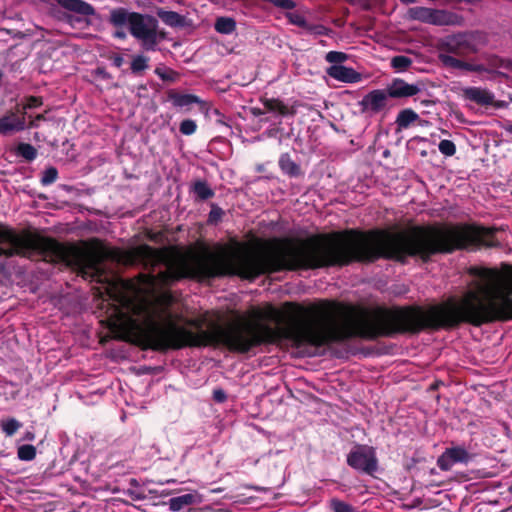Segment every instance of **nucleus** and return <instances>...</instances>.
<instances>
[{"instance_id": "1", "label": "nucleus", "mask_w": 512, "mask_h": 512, "mask_svg": "<svg viewBox=\"0 0 512 512\" xmlns=\"http://www.w3.org/2000/svg\"><path fill=\"white\" fill-rule=\"evenodd\" d=\"M497 228L469 223L412 225L397 232L385 229L322 232L307 237L275 239L265 254L258 237V276L265 270L307 271L342 268L379 259L406 263L409 257L427 263L435 255L481 247H498Z\"/></svg>"}, {"instance_id": "2", "label": "nucleus", "mask_w": 512, "mask_h": 512, "mask_svg": "<svg viewBox=\"0 0 512 512\" xmlns=\"http://www.w3.org/2000/svg\"><path fill=\"white\" fill-rule=\"evenodd\" d=\"M141 323L131 320V342L141 350L167 352L183 348H226L246 353L256 345V308L250 317L233 312L229 317L205 311L188 318L171 310L172 297L165 295Z\"/></svg>"}, {"instance_id": "3", "label": "nucleus", "mask_w": 512, "mask_h": 512, "mask_svg": "<svg viewBox=\"0 0 512 512\" xmlns=\"http://www.w3.org/2000/svg\"><path fill=\"white\" fill-rule=\"evenodd\" d=\"M41 258L51 263H62L72 268L79 276L91 282L110 283L105 261L123 265L140 264L149 271L153 283V247L141 244L128 250L111 248L98 239L89 249L60 243L54 238L44 237L29 231L17 232L0 225V257Z\"/></svg>"}, {"instance_id": "4", "label": "nucleus", "mask_w": 512, "mask_h": 512, "mask_svg": "<svg viewBox=\"0 0 512 512\" xmlns=\"http://www.w3.org/2000/svg\"><path fill=\"white\" fill-rule=\"evenodd\" d=\"M468 274L476 279L460 298L431 305V331L512 319V264L502 262L499 269L471 266Z\"/></svg>"}, {"instance_id": "5", "label": "nucleus", "mask_w": 512, "mask_h": 512, "mask_svg": "<svg viewBox=\"0 0 512 512\" xmlns=\"http://www.w3.org/2000/svg\"><path fill=\"white\" fill-rule=\"evenodd\" d=\"M346 462L355 471L372 477L379 467L375 448L364 444H356L347 454Z\"/></svg>"}, {"instance_id": "6", "label": "nucleus", "mask_w": 512, "mask_h": 512, "mask_svg": "<svg viewBox=\"0 0 512 512\" xmlns=\"http://www.w3.org/2000/svg\"><path fill=\"white\" fill-rule=\"evenodd\" d=\"M410 20L435 26H452L460 22L458 14L446 9H435L422 6L411 7L407 11Z\"/></svg>"}, {"instance_id": "7", "label": "nucleus", "mask_w": 512, "mask_h": 512, "mask_svg": "<svg viewBox=\"0 0 512 512\" xmlns=\"http://www.w3.org/2000/svg\"><path fill=\"white\" fill-rule=\"evenodd\" d=\"M443 50L457 56L465 57L477 52V47L466 34H456L446 38L443 42Z\"/></svg>"}, {"instance_id": "8", "label": "nucleus", "mask_w": 512, "mask_h": 512, "mask_svg": "<svg viewBox=\"0 0 512 512\" xmlns=\"http://www.w3.org/2000/svg\"><path fill=\"white\" fill-rule=\"evenodd\" d=\"M472 459L469 452L462 446L446 448L438 457L437 466L442 471H449L457 463L467 464Z\"/></svg>"}, {"instance_id": "9", "label": "nucleus", "mask_w": 512, "mask_h": 512, "mask_svg": "<svg viewBox=\"0 0 512 512\" xmlns=\"http://www.w3.org/2000/svg\"><path fill=\"white\" fill-rule=\"evenodd\" d=\"M389 98L386 89L372 90L360 101L361 110L370 114H378L387 108Z\"/></svg>"}, {"instance_id": "10", "label": "nucleus", "mask_w": 512, "mask_h": 512, "mask_svg": "<svg viewBox=\"0 0 512 512\" xmlns=\"http://www.w3.org/2000/svg\"><path fill=\"white\" fill-rule=\"evenodd\" d=\"M167 100L171 102L174 107L186 108V111L190 110V106L193 104L199 105V111L204 114H208L210 109L209 104L197 95L180 93L175 89L168 90Z\"/></svg>"}, {"instance_id": "11", "label": "nucleus", "mask_w": 512, "mask_h": 512, "mask_svg": "<svg viewBox=\"0 0 512 512\" xmlns=\"http://www.w3.org/2000/svg\"><path fill=\"white\" fill-rule=\"evenodd\" d=\"M390 98H408L417 95L421 91L418 83L409 84L401 78H395L385 88Z\"/></svg>"}, {"instance_id": "12", "label": "nucleus", "mask_w": 512, "mask_h": 512, "mask_svg": "<svg viewBox=\"0 0 512 512\" xmlns=\"http://www.w3.org/2000/svg\"><path fill=\"white\" fill-rule=\"evenodd\" d=\"M463 98L480 106H490L495 104L494 94L488 89L481 87L465 88L463 90Z\"/></svg>"}, {"instance_id": "13", "label": "nucleus", "mask_w": 512, "mask_h": 512, "mask_svg": "<svg viewBox=\"0 0 512 512\" xmlns=\"http://www.w3.org/2000/svg\"><path fill=\"white\" fill-rule=\"evenodd\" d=\"M326 73L331 78L344 83H357L362 78L359 72L343 65H331L326 69Z\"/></svg>"}, {"instance_id": "14", "label": "nucleus", "mask_w": 512, "mask_h": 512, "mask_svg": "<svg viewBox=\"0 0 512 512\" xmlns=\"http://www.w3.org/2000/svg\"><path fill=\"white\" fill-rule=\"evenodd\" d=\"M61 8L74 14L90 17L96 14L95 7L84 0H55Z\"/></svg>"}, {"instance_id": "15", "label": "nucleus", "mask_w": 512, "mask_h": 512, "mask_svg": "<svg viewBox=\"0 0 512 512\" xmlns=\"http://www.w3.org/2000/svg\"><path fill=\"white\" fill-rule=\"evenodd\" d=\"M25 126L24 116H19L13 111H8L0 117V134L9 135L15 131H21Z\"/></svg>"}, {"instance_id": "16", "label": "nucleus", "mask_w": 512, "mask_h": 512, "mask_svg": "<svg viewBox=\"0 0 512 512\" xmlns=\"http://www.w3.org/2000/svg\"><path fill=\"white\" fill-rule=\"evenodd\" d=\"M440 59L445 66L454 69L465 70L469 72H482L484 70L483 66L480 64H472L458 59L452 55L441 54Z\"/></svg>"}, {"instance_id": "17", "label": "nucleus", "mask_w": 512, "mask_h": 512, "mask_svg": "<svg viewBox=\"0 0 512 512\" xmlns=\"http://www.w3.org/2000/svg\"><path fill=\"white\" fill-rule=\"evenodd\" d=\"M151 23V28L144 33L138 40L141 42V47L145 51H155L158 45V30L157 20L153 17H148Z\"/></svg>"}, {"instance_id": "18", "label": "nucleus", "mask_w": 512, "mask_h": 512, "mask_svg": "<svg viewBox=\"0 0 512 512\" xmlns=\"http://www.w3.org/2000/svg\"><path fill=\"white\" fill-rule=\"evenodd\" d=\"M418 121H421L420 117L413 109H402L399 111L395 120L396 131L401 132L403 130H406Z\"/></svg>"}, {"instance_id": "19", "label": "nucleus", "mask_w": 512, "mask_h": 512, "mask_svg": "<svg viewBox=\"0 0 512 512\" xmlns=\"http://www.w3.org/2000/svg\"><path fill=\"white\" fill-rule=\"evenodd\" d=\"M148 17L149 16L145 17L138 12L134 13L129 25V31L134 38L139 39L151 28V23L148 21Z\"/></svg>"}, {"instance_id": "20", "label": "nucleus", "mask_w": 512, "mask_h": 512, "mask_svg": "<svg viewBox=\"0 0 512 512\" xmlns=\"http://www.w3.org/2000/svg\"><path fill=\"white\" fill-rule=\"evenodd\" d=\"M135 12H130L126 8L118 7L110 11L109 23L116 28H122L130 25L132 16Z\"/></svg>"}, {"instance_id": "21", "label": "nucleus", "mask_w": 512, "mask_h": 512, "mask_svg": "<svg viewBox=\"0 0 512 512\" xmlns=\"http://www.w3.org/2000/svg\"><path fill=\"white\" fill-rule=\"evenodd\" d=\"M279 167L285 175L291 178H297L303 175L300 165L297 164L288 153H284L280 156Z\"/></svg>"}, {"instance_id": "22", "label": "nucleus", "mask_w": 512, "mask_h": 512, "mask_svg": "<svg viewBox=\"0 0 512 512\" xmlns=\"http://www.w3.org/2000/svg\"><path fill=\"white\" fill-rule=\"evenodd\" d=\"M197 494L187 493L177 497H173L169 500V508L171 511H180L181 509L196 504Z\"/></svg>"}, {"instance_id": "23", "label": "nucleus", "mask_w": 512, "mask_h": 512, "mask_svg": "<svg viewBox=\"0 0 512 512\" xmlns=\"http://www.w3.org/2000/svg\"><path fill=\"white\" fill-rule=\"evenodd\" d=\"M157 16L170 27H182L185 24L184 16L175 11L159 9Z\"/></svg>"}, {"instance_id": "24", "label": "nucleus", "mask_w": 512, "mask_h": 512, "mask_svg": "<svg viewBox=\"0 0 512 512\" xmlns=\"http://www.w3.org/2000/svg\"><path fill=\"white\" fill-rule=\"evenodd\" d=\"M264 107L270 112H276L282 116L294 115L295 110L286 106L282 101L278 99H264L262 100Z\"/></svg>"}, {"instance_id": "25", "label": "nucleus", "mask_w": 512, "mask_h": 512, "mask_svg": "<svg viewBox=\"0 0 512 512\" xmlns=\"http://www.w3.org/2000/svg\"><path fill=\"white\" fill-rule=\"evenodd\" d=\"M192 191L201 201L208 200L214 196V191L209 187L208 183L204 180L196 181L192 186Z\"/></svg>"}, {"instance_id": "26", "label": "nucleus", "mask_w": 512, "mask_h": 512, "mask_svg": "<svg viewBox=\"0 0 512 512\" xmlns=\"http://www.w3.org/2000/svg\"><path fill=\"white\" fill-rule=\"evenodd\" d=\"M214 28L218 33L231 34L236 29V22L230 17H218L215 21Z\"/></svg>"}, {"instance_id": "27", "label": "nucleus", "mask_w": 512, "mask_h": 512, "mask_svg": "<svg viewBox=\"0 0 512 512\" xmlns=\"http://www.w3.org/2000/svg\"><path fill=\"white\" fill-rule=\"evenodd\" d=\"M15 152L18 156H21L28 162L35 160L37 157V149L29 143H19L16 146Z\"/></svg>"}, {"instance_id": "28", "label": "nucleus", "mask_w": 512, "mask_h": 512, "mask_svg": "<svg viewBox=\"0 0 512 512\" xmlns=\"http://www.w3.org/2000/svg\"><path fill=\"white\" fill-rule=\"evenodd\" d=\"M149 58L144 55H136L133 57L131 62V72L135 75L142 74L146 69L149 68Z\"/></svg>"}, {"instance_id": "29", "label": "nucleus", "mask_w": 512, "mask_h": 512, "mask_svg": "<svg viewBox=\"0 0 512 512\" xmlns=\"http://www.w3.org/2000/svg\"><path fill=\"white\" fill-rule=\"evenodd\" d=\"M37 454L36 447L30 444L21 445L17 448V457L21 461H32Z\"/></svg>"}, {"instance_id": "30", "label": "nucleus", "mask_w": 512, "mask_h": 512, "mask_svg": "<svg viewBox=\"0 0 512 512\" xmlns=\"http://www.w3.org/2000/svg\"><path fill=\"white\" fill-rule=\"evenodd\" d=\"M412 63V59L404 55L394 56L390 62L391 67L398 72L406 71Z\"/></svg>"}, {"instance_id": "31", "label": "nucleus", "mask_w": 512, "mask_h": 512, "mask_svg": "<svg viewBox=\"0 0 512 512\" xmlns=\"http://www.w3.org/2000/svg\"><path fill=\"white\" fill-rule=\"evenodd\" d=\"M22 423L15 418H9L2 422L1 429L6 436H13L20 428Z\"/></svg>"}, {"instance_id": "32", "label": "nucleus", "mask_w": 512, "mask_h": 512, "mask_svg": "<svg viewBox=\"0 0 512 512\" xmlns=\"http://www.w3.org/2000/svg\"><path fill=\"white\" fill-rule=\"evenodd\" d=\"M154 73L163 81L166 82H175L179 78L178 72L174 71L170 68H160L157 67Z\"/></svg>"}, {"instance_id": "33", "label": "nucleus", "mask_w": 512, "mask_h": 512, "mask_svg": "<svg viewBox=\"0 0 512 512\" xmlns=\"http://www.w3.org/2000/svg\"><path fill=\"white\" fill-rule=\"evenodd\" d=\"M57 179L58 170L55 167L50 166L43 171L40 182L43 186H48L53 184Z\"/></svg>"}, {"instance_id": "34", "label": "nucleus", "mask_w": 512, "mask_h": 512, "mask_svg": "<svg viewBox=\"0 0 512 512\" xmlns=\"http://www.w3.org/2000/svg\"><path fill=\"white\" fill-rule=\"evenodd\" d=\"M349 58L348 54L341 51H329L325 55V60L333 65H341Z\"/></svg>"}, {"instance_id": "35", "label": "nucleus", "mask_w": 512, "mask_h": 512, "mask_svg": "<svg viewBox=\"0 0 512 512\" xmlns=\"http://www.w3.org/2000/svg\"><path fill=\"white\" fill-rule=\"evenodd\" d=\"M330 508L333 512H355L353 506L337 498L330 500Z\"/></svg>"}, {"instance_id": "36", "label": "nucleus", "mask_w": 512, "mask_h": 512, "mask_svg": "<svg viewBox=\"0 0 512 512\" xmlns=\"http://www.w3.org/2000/svg\"><path fill=\"white\" fill-rule=\"evenodd\" d=\"M179 131L185 136L193 135L197 131V124L192 119H184L179 125Z\"/></svg>"}, {"instance_id": "37", "label": "nucleus", "mask_w": 512, "mask_h": 512, "mask_svg": "<svg viewBox=\"0 0 512 512\" xmlns=\"http://www.w3.org/2000/svg\"><path fill=\"white\" fill-rule=\"evenodd\" d=\"M438 149L447 157H451L456 153V145L453 141L447 139H443L439 142Z\"/></svg>"}, {"instance_id": "38", "label": "nucleus", "mask_w": 512, "mask_h": 512, "mask_svg": "<svg viewBox=\"0 0 512 512\" xmlns=\"http://www.w3.org/2000/svg\"><path fill=\"white\" fill-rule=\"evenodd\" d=\"M286 17L289 23L293 25H296L303 29H305V27L307 26L308 22L306 21L305 17L297 12H287Z\"/></svg>"}, {"instance_id": "39", "label": "nucleus", "mask_w": 512, "mask_h": 512, "mask_svg": "<svg viewBox=\"0 0 512 512\" xmlns=\"http://www.w3.org/2000/svg\"><path fill=\"white\" fill-rule=\"evenodd\" d=\"M223 215H224V211L222 210V208H220L216 204H212L211 210L208 215V223H210V224L218 223L221 220Z\"/></svg>"}, {"instance_id": "40", "label": "nucleus", "mask_w": 512, "mask_h": 512, "mask_svg": "<svg viewBox=\"0 0 512 512\" xmlns=\"http://www.w3.org/2000/svg\"><path fill=\"white\" fill-rule=\"evenodd\" d=\"M305 30L314 35H327V28L323 25L309 24L305 27Z\"/></svg>"}, {"instance_id": "41", "label": "nucleus", "mask_w": 512, "mask_h": 512, "mask_svg": "<svg viewBox=\"0 0 512 512\" xmlns=\"http://www.w3.org/2000/svg\"><path fill=\"white\" fill-rule=\"evenodd\" d=\"M43 104L42 97L39 96H29L26 99V104L24 106L25 109H33L38 108Z\"/></svg>"}, {"instance_id": "42", "label": "nucleus", "mask_w": 512, "mask_h": 512, "mask_svg": "<svg viewBox=\"0 0 512 512\" xmlns=\"http://www.w3.org/2000/svg\"><path fill=\"white\" fill-rule=\"evenodd\" d=\"M212 397L215 402L223 403L227 399V394L223 389L217 388L213 390Z\"/></svg>"}, {"instance_id": "43", "label": "nucleus", "mask_w": 512, "mask_h": 512, "mask_svg": "<svg viewBox=\"0 0 512 512\" xmlns=\"http://www.w3.org/2000/svg\"><path fill=\"white\" fill-rule=\"evenodd\" d=\"M257 315H258V345H259L262 342V334H263V330H264V326L262 324L263 311L261 310V308L259 306H258Z\"/></svg>"}, {"instance_id": "44", "label": "nucleus", "mask_w": 512, "mask_h": 512, "mask_svg": "<svg viewBox=\"0 0 512 512\" xmlns=\"http://www.w3.org/2000/svg\"><path fill=\"white\" fill-rule=\"evenodd\" d=\"M94 75L103 79V80H110L112 79V75L107 72V70L105 69V67H97L95 70H94Z\"/></svg>"}, {"instance_id": "45", "label": "nucleus", "mask_w": 512, "mask_h": 512, "mask_svg": "<svg viewBox=\"0 0 512 512\" xmlns=\"http://www.w3.org/2000/svg\"><path fill=\"white\" fill-rule=\"evenodd\" d=\"M126 495H128L132 500H144L145 495L142 492L128 489L124 492Z\"/></svg>"}, {"instance_id": "46", "label": "nucleus", "mask_w": 512, "mask_h": 512, "mask_svg": "<svg viewBox=\"0 0 512 512\" xmlns=\"http://www.w3.org/2000/svg\"><path fill=\"white\" fill-rule=\"evenodd\" d=\"M109 59L112 61V64L117 68H120L124 63V58L120 54H112L109 57Z\"/></svg>"}, {"instance_id": "47", "label": "nucleus", "mask_w": 512, "mask_h": 512, "mask_svg": "<svg viewBox=\"0 0 512 512\" xmlns=\"http://www.w3.org/2000/svg\"><path fill=\"white\" fill-rule=\"evenodd\" d=\"M42 120H45V116L43 114H38L34 117L33 120H31L29 127L34 128L38 127V123Z\"/></svg>"}, {"instance_id": "48", "label": "nucleus", "mask_w": 512, "mask_h": 512, "mask_svg": "<svg viewBox=\"0 0 512 512\" xmlns=\"http://www.w3.org/2000/svg\"><path fill=\"white\" fill-rule=\"evenodd\" d=\"M35 433L33 431H26L23 440L25 441H34L35 440Z\"/></svg>"}, {"instance_id": "49", "label": "nucleus", "mask_w": 512, "mask_h": 512, "mask_svg": "<svg viewBox=\"0 0 512 512\" xmlns=\"http://www.w3.org/2000/svg\"><path fill=\"white\" fill-rule=\"evenodd\" d=\"M114 37L119 38V39H125L126 38V33L124 31L117 30L114 33Z\"/></svg>"}, {"instance_id": "50", "label": "nucleus", "mask_w": 512, "mask_h": 512, "mask_svg": "<svg viewBox=\"0 0 512 512\" xmlns=\"http://www.w3.org/2000/svg\"><path fill=\"white\" fill-rule=\"evenodd\" d=\"M129 484H130V486H132V487H138V486H139V482H138V480H137L136 478H131V479L129 480Z\"/></svg>"}, {"instance_id": "51", "label": "nucleus", "mask_w": 512, "mask_h": 512, "mask_svg": "<svg viewBox=\"0 0 512 512\" xmlns=\"http://www.w3.org/2000/svg\"><path fill=\"white\" fill-rule=\"evenodd\" d=\"M402 4L408 5L416 3L418 0H399Z\"/></svg>"}, {"instance_id": "52", "label": "nucleus", "mask_w": 512, "mask_h": 512, "mask_svg": "<svg viewBox=\"0 0 512 512\" xmlns=\"http://www.w3.org/2000/svg\"><path fill=\"white\" fill-rule=\"evenodd\" d=\"M164 38H165V32L164 31H158V42H160Z\"/></svg>"}, {"instance_id": "53", "label": "nucleus", "mask_w": 512, "mask_h": 512, "mask_svg": "<svg viewBox=\"0 0 512 512\" xmlns=\"http://www.w3.org/2000/svg\"><path fill=\"white\" fill-rule=\"evenodd\" d=\"M421 104H423V105H425V106H429V105H431V104H434V102H433V101H430V100H422V101H421Z\"/></svg>"}, {"instance_id": "54", "label": "nucleus", "mask_w": 512, "mask_h": 512, "mask_svg": "<svg viewBox=\"0 0 512 512\" xmlns=\"http://www.w3.org/2000/svg\"><path fill=\"white\" fill-rule=\"evenodd\" d=\"M506 131H507V132H509V133H512V125L508 126V127L506 128Z\"/></svg>"}, {"instance_id": "55", "label": "nucleus", "mask_w": 512, "mask_h": 512, "mask_svg": "<svg viewBox=\"0 0 512 512\" xmlns=\"http://www.w3.org/2000/svg\"><path fill=\"white\" fill-rule=\"evenodd\" d=\"M3 76H4V73H3V71L0 69V81L2 80Z\"/></svg>"}, {"instance_id": "56", "label": "nucleus", "mask_w": 512, "mask_h": 512, "mask_svg": "<svg viewBox=\"0 0 512 512\" xmlns=\"http://www.w3.org/2000/svg\"><path fill=\"white\" fill-rule=\"evenodd\" d=\"M257 490H258V492H259V491H264V492L266 491V489H265V488H261V487H259V486L257 487Z\"/></svg>"}, {"instance_id": "57", "label": "nucleus", "mask_w": 512, "mask_h": 512, "mask_svg": "<svg viewBox=\"0 0 512 512\" xmlns=\"http://www.w3.org/2000/svg\"><path fill=\"white\" fill-rule=\"evenodd\" d=\"M252 113L256 115V108L251 109Z\"/></svg>"}, {"instance_id": "58", "label": "nucleus", "mask_w": 512, "mask_h": 512, "mask_svg": "<svg viewBox=\"0 0 512 512\" xmlns=\"http://www.w3.org/2000/svg\"><path fill=\"white\" fill-rule=\"evenodd\" d=\"M140 88H141V90H145V89H146V86H145V85H142Z\"/></svg>"}]
</instances>
